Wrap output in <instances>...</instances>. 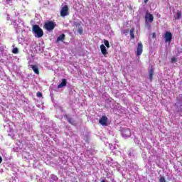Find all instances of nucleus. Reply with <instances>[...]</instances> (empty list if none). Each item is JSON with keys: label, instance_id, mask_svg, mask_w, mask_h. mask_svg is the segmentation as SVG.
<instances>
[{"label": "nucleus", "instance_id": "obj_20", "mask_svg": "<svg viewBox=\"0 0 182 182\" xmlns=\"http://www.w3.org/2000/svg\"><path fill=\"white\" fill-rule=\"evenodd\" d=\"M78 33H80V35H82V33H83V28L82 27H80L77 30Z\"/></svg>", "mask_w": 182, "mask_h": 182}, {"label": "nucleus", "instance_id": "obj_26", "mask_svg": "<svg viewBox=\"0 0 182 182\" xmlns=\"http://www.w3.org/2000/svg\"><path fill=\"white\" fill-rule=\"evenodd\" d=\"M149 2V0H144V4H147Z\"/></svg>", "mask_w": 182, "mask_h": 182}, {"label": "nucleus", "instance_id": "obj_15", "mask_svg": "<svg viewBox=\"0 0 182 182\" xmlns=\"http://www.w3.org/2000/svg\"><path fill=\"white\" fill-rule=\"evenodd\" d=\"M181 15H182L181 11H177V13L174 16L175 19H180L181 18Z\"/></svg>", "mask_w": 182, "mask_h": 182}, {"label": "nucleus", "instance_id": "obj_4", "mask_svg": "<svg viewBox=\"0 0 182 182\" xmlns=\"http://www.w3.org/2000/svg\"><path fill=\"white\" fill-rule=\"evenodd\" d=\"M121 133L123 137H130L132 136V132H130V129L129 128H122Z\"/></svg>", "mask_w": 182, "mask_h": 182}, {"label": "nucleus", "instance_id": "obj_3", "mask_svg": "<svg viewBox=\"0 0 182 182\" xmlns=\"http://www.w3.org/2000/svg\"><path fill=\"white\" fill-rule=\"evenodd\" d=\"M164 38L166 43H170L173 39V34L170 31H166L164 35Z\"/></svg>", "mask_w": 182, "mask_h": 182}, {"label": "nucleus", "instance_id": "obj_2", "mask_svg": "<svg viewBox=\"0 0 182 182\" xmlns=\"http://www.w3.org/2000/svg\"><path fill=\"white\" fill-rule=\"evenodd\" d=\"M44 28L48 31H53L56 28V23L52 21H48L44 24Z\"/></svg>", "mask_w": 182, "mask_h": 182}, {"label": "nucleus", "instance_id": "obj_28", "mask_svg": "<svg viewBox=\"0 0 182 182\" xmlns=\"http://www.w3.org/2000/svg\"><path fill=\"white\" fill-rule=\"evenodd\" d=\"M9 1H11V0H9Z\"/></svg>", "mask_w": 182, "mask_h": 182}, {"label": "nucleus", "instance_id": "obj_8", "mask_svg": "<svg viewBox=\"0 0 182 182\" xmlns=\"http://www.w3.org/2000/svg\"><path fill=\"white\" fill-rule=\"evenodd\" d=\"M67 84H68V80L65 78L62 79L61 83H60L58 85V89H62V87H65V86H66Z\"/></svg>", "mask_w": 182, "mask_h": 182}, {"label": "nucleus", "instance_id": "obj_25", "mask_svg": "<svg viewBox=\"0 0 182 182\" xmlns=\"http://www.w3.org/2000/svg\"><path fill=\"white\" fill-rule=\"evenodd\" d=\"M1 163H2V157L1 156H0V164H1Z\"/></svg>", "mask_w": 182, "mask_h": 182}, {"label": "nucleus", "instance_id": "obj_14", "mask_svg": "<svg viewBox=\"0 0 182 182\" xmlns=\"http://www.w3.org/2000/svg\"><path fill=\"white\" fill-rule=\"evenodd\" d=\"M146 19H149V22H153L154 20V17L152 16V14H148V16H146Z\"/></svg>", "mask_w": 182, "mask_h": 182}, {"label": "nucleus", "instance_id": "obj_22", "mask_svg": "<svg viewBox=\"0 0 182 182\" xmlns=\"http://www.w3.org/2000/svg\"><path fill=\"white\" fill-rule=\"evenodd\" d=\"M171 63H174V62H177V59H176V57H173L171 58Z\"/></svg>", "mask_w": 182, "mask_h": 182}, {"label": "nucleus", "instance_id": "obj_23", "mask_svg": "<svg viewBox=\"0 0 182 182\" xmlns=\"http://www.w3.org/2000/svg\"><path fill=\"white\" fill-rule=\"evenodd\" d=\"M160 182H166V178H164V176H161L160 179H159Z\"/></svg>", "mask_w": 182, "mask_h": 182}, {"label": "nucleus", "instance_id": "obj_11", "mask_svg": "<svg viewBox=\"0 0 182 182\" xmlns=\"http://www.w3.org/2000/svg\"><path fill=\"white\" fill-rule=\"evenodd\" d=\"M30 66L36 75H39V68H38V65H31Z\"/></svg>", "mask_w": 182, "mask_h": 182}, {"label": "nucleus", "instance_id": "obj_10", "mask_svg": "<svg viewBox=\"0 0 182 182\" xmlns=\"http://www.w3.org/2000/svg\"><path fill=\"white\" fill-rule=\"evenodd\" d=\"M149 79L151 82V80H153V76L154 75V68H153V66L151 67V68L149 71Z\"/></svg>", "mask_w": 182, "mask_h": 182}, {"label": "nucleus", "instance_id": "obj_7", "mask_svg": "<svg viewBox=\"0 0 182 182\" xmlns=\"http://www.w3.org/2000/svg\"><path fill=\"white\" fill-rule=\"evenodd\" d=\"M99 123L101 124L102 126H107V117L102 116L101 119H100Z\"/></svg>", "mask_w": 182, "mask_h": 182}, {"label": "nucleus", "instance_id": "obj_6", "mask_svg": "<svg viewBox=\"0 0 182 182\" xmlns=\"http://www.w3.org/2000/svg\"><path fill=\"white\" fill-rule=\"evenodd\" d=\"M141 53H143V43L139 42L136 48V56H140Z\"/></svg>", "mask_w": 182, "mask_h": 182}, {"label": "nucleus", "instance_id": "obj_19", "mask_svg": "<svg viewBox=\"0 0 182 182\" xmlns=\"http://www.w3.org/2000/svg\"><path fill=\"white\" fill-rule=\"evenodd\" d=\"M104 43H105V45L106 47L110 48V44L109 43V41H107V40H104Z\"/></svg>", "mask_w": 182, "mask_h": 182}, {"label": "nucleus", "instance_id": "obj_27", "mask_svg": "<svg viewBox=\"0 0 182 182\" xmlns=\"http://www.w3.org/2000/svg\"><path fill=\"white\" fill-rule=\"evenodd\" d=\"M153 36H154H154H156V33H153Z\"/></svg>", "mask_w": 182, "mask_h": 182}, {"label": "nucleus", "instance_id": "obj_12", "mask_svg": "<svg viewBox=\"0 0 182 182\" xmlns=\"http://www.w3.org/2000/svg\"><path fill=\"white\" fill-rule=\"evenodd\" d=\"M65 34L62 33L58 37L56 42H63L65 41Z\"/></svg>", "mask_w": 182, "mask_h": 182}, {"label": "nucleus", "instance_id": "obj_16", "mask_svg": "<svg viewBox=\"0 0 182 182\" xmlns=\"http://www.w3.org/2000/svg\"><path fill=\"white\" fill-rule=\"evenodd\" d=\"M131 39H134V28H131L130 30Z\"/></svg>", "mask_w": 182, "mask_h": 182}, {"label": "nucleus", "instance_id": "obj_24", "mask_svg": "<svg viewBox=\"0 0 182 182\" xmlns=\"http://www.w3.org/2000/svg\"><path fill=\"white\" fill-rule=\"evenodd\" d=\"M129 33V29L124 31L123 33L126 34Z\"/></svg>", "mask_w": 182, "mask_h": 182}, {"label": "nucleus", "instance_id": "obj_21", "mask_svg": "<svg viewBox=\"0 0 182 182\" xmlns=\"http://www.w3.org/2000/svg\"><path fill=\"white\" fill-rule=\"evenodd\" d=\"M36 96H37V97H43L42 92H38L36 93Z\"/></svg>", "mask_w": 182, "mask_h": 182}, {"label": "nucleus", "instance_id": "obj_5", "mask_svg": "<svg viewBox=\"0 0 182 182\" xmlns=\"http://www.w3.org/2000/svg\"><path fill=\"white\" fill-rule=\"evenodd\" d=\"M67 15H69V7L68 5L64 6L60 11V16H67Z\"/></svg>", "mask_w": 182, "mask_h": 182}, {"label": "nucleus", "instance_id": "obj_1", "mask_svg": "<svg viewBox=\"0 0 182 182\" xmlns=\"http://www.w3.org/2000/svg\"><path fill=\"white\" fill-rule=\"evenodd\" d=\"M32 31L35 33L36 38H42L43 36V30L38 25H33Z\"/></svg>", "mask_w": 182, "mask_h": 182}, {"label": "nucleus", "instance_id": "obj_18", "mask_svg": "<svg viewBox=\"0 0 182 182\" xmlns=\"http://www.w3.org/2000/svg\"><path fill=\"white\" fill-rule=\"evenodd\" d=\"M19 52V50H18V48H14L12 50V53H14L16 55Z\"/></svg>", "mask_w": 182, "mask_h": 182}, {"label": "nucleus", "instance_id": "obj_9", "mask_svg": "<svg viewBox=\"0 0 182 182\" xmlns=\"http://www.w3.org/2000/svg\"><path fill=\"white\" fill-rule=\"evenodd\" d=\"M100 49H101V52H102V55H104V56H106V55H107V50L106 49V46H105V45L102 44L100 46Z\"/></svg>", "mask_w": 182, "mask_h": 182}, {"label": "nucleus", "instance_id": "obj_17", "mask_svg": "<svg viewBox=\"0 0 182 182\" xmlns=\"http://www.w3.org/2000/svg\"><path fill=\"white\" fill-rule=\"evenodd\" d=\"M74 25H75V26L76 27V28H82V26H81V25H82V21H79V22H75V23H74Z\"/></svg>", "mask_w": 182, "mask_h": 182}, {"label": "nucleus", "instance_id": "obj_13", "mask_svg": "<svg viewBox=\"0 0 182 182\" xmlns=\"http://www.w3.org/2000/svg\"><path fill=\"white\" fill-rule=\"evenodd\" d=\"M64 117H65V119H67V121L68 122V123H70V124H72L73 126L75 125V121H73V119L69 117L68 115H65Z\"/></svg>", "mask_w": 182, "mask_h": 182}]
</instances>
